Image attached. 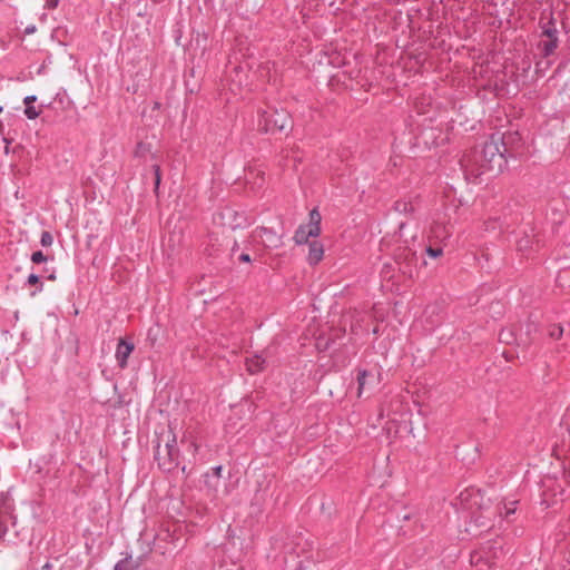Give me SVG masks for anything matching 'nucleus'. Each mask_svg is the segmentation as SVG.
Returning a JSON list of instances; mask_svg holds the SVG:
<instances>
[{"label": "nucleus", "instance_id": "nucleus-1", "mask_svg": "<svg viewBox=\"0 0 570 570\" xmlns=\"http://www.w3.org/2000/svg\"><path fill=\"white\" fill-rule=\"evenodd\" d=\"M512 134H492L484 142L481 151L464 154L460 160L464 177L470 183H478V179L485 173H502L508 165V158L512 157L508 145L512 140Z\"/></svg>", "mask_w": 570, "mask_h": 570}, {"label": "nucleus", "instance_id": "nucleus-2", "mask_svg": "<svg viewBox=\"0 0 570 570\" xmlns=\"http://www.w3.org/2000/svg\"><path fill=\"white\" fill-rule=\"evenodd\" d=\"M314 541L304 537L302 533L287 538L286 541L275 539L273 549L281 550L283 561L286 566L291 563L295 570H305L309 563L321 560L320 551L315 549Z\"/></svg>", "mask_w": 570, "mask_h": 570}, {"label": "nucleus", "instance_id": "nucleus-3", "mask_svg": "<svg viewBox=\"0 0 570 570\" xmlns=\"http://www.w3.org/2000/svg\"><path fill=\"white\" fill-rule=\"evenodd\" d=\"M292 127L289 114L284 109L269 108L258 117V128L267 134H276Z\"/></svg>", "mask_w": 570, "mask_h": 570}, {"label": "nucleus", "instance_id": "nucleus-4", "mask_svg": "<svg viewBox=\"0 0 570 570\" xmlns=\"http://www.w3.org/2000/svg\"><path fill=\"white\" fill-rule=\"evenodd\" d=\"M540 28H541V36L547 37V41H541L539 45L541 55L544 58L550 57L554 53L556 49L559 46V31L556 26V20L553 18V13L549 14V18L547 21H543V17L540 19Z\"/></svg>", "mask_w": 570, "mask_h": 570}, {"label": "nucleus", "instance_id": "nucleus-5", "mask_svg": "<svg viewBox=\"0 0 570 570\" xmlns=\"http://www.w3.org/2000/svg\"><path fill=\"white\" fill-rule=\"evenodd\" d=\"M214 222L223 227L235 230L250 225V219L245 212L236 210L233 207H225L214 216Z\"/></svg>", "mask_w": 570, "mask_h": 570}, {"label": "nucleus", "instance_id": "nucleus-6", "mask_svg": "<svg viewBox=\"0 0 570 570\" xmlns=\"http://www.w3.org/2000/svg\"><path fill=\"white\" fill-rule=\"evenodd\" d=\"M322 217L317 208H313L308 214V223L299 225L295 230L293 240L296 245H305L311 237L315 238L321 234Z\"/></svg>", "mask_w": 570, "mask_h": 570}, {"label": "nucleus", "instance_id": "nucleus-7", "mask_svg": "<svg viewBox=\"0 0 570 570\" xmlns=\"http://www.w3.org/2000/svg\"><path fill=\"white\" fill-rule=\"evenodd\" d=\"M155 460L160 470L164 472H171L179 465L180 453H174L171 451H164L160 443L155 444Z\"/></svg>", "mask_w": 570, "mask_h": 570}, {"label": "nucleus", "instance_id": "nucleus-8", "mask_svg": "<svg viewBox=\"0 0 570 570\" xmlns=\"http://www.w3.org/2000/svg\"><path fill=\"white\" fill-rule=\"evenodd\" d=\"M255 236L261 238L267 248H279L283 245V235L268 227H257Z\"/></svg>", "mask_w": 570, "mask_h": 570}, {"label": "nucleus", "instance_id": "nucleus-9", "mask_svg": "<svg viewBox=\"0 0 570 570\" xmlns=\"http://www.w3.org/2000/svg\"><path fill=\"white\" fill-rule=\"evenodd\" d=\"M134 350H135V345L132 342H130L126 338H120L118 341L115 357H116L117 363L120 368H125L127 366L128 358Z\"/></svg>", "mask_w": 570, "mask_h": 570}, {"label": "nucleus", "instance_id": "nucleus-10", "mask_svg": "<svg viewBox=\"0 0 570 570\" xmlns=\"http://www.w3.org/2000/svg\"><path fill=\"white\" fill-rule=\"evenodd\" d=\"M519 501L515 499H504L497 508L500 521L511 523L512 517L515 514Z\"/></svg>", "mask_w": 570, "mask_h": 570}, {"label": "nucleus", "instance_id": "nucleus-11", "mask_svg": "<svg viewBox=\"0 0 570 570\" xmlns=\"http://www.w3.org/2000/svg\"><path fill=\"white\" fill-rule=\"evenodd\" d=\"M156 443H160L164 451L180 453L179 449L177 448V436L170 429L163 430L160 433H158L156 436L155 444Z\"/></svg>", "mask_w": 570, "mask_h": 570}, {"label": "nucleus", "instance_id": "nucleus-12", "mask_svg": "<svg viewBox=\"0 0 570 570\" xmlns=\"http://www.w3.org/2000/svg\"><path fill=\"white\" fill-rule=\"evenodd\" d=\"M324 255L323 245L318 240L308 243V255L307 262L309 265H316L320 263Z\"/></svg>", "mask_w": 570, "mask_h": 570}, {"label": "nucleus", "instance_id": "nucleus-13", "mask_svg": "<svg viewBox=\"0 0 570 570\" xmlns=\"http://www.w3.org/2000/svg\"><path fill=\"white\" fill-rule=\"evenodd\" d=\"M264 365L265 358L259 354H255L252 357L246 358V367L250 374L261 372L264 368Z\"/></svg>", "mask_w": 570, "mask_h": 570}, {"label": "nucleus", "instance_id": "nucleus-14", "mask_svg": "<svg viewBox=\"0 0 570 570\" xmlns=\"http://www.w3.org/2000/svg\"><path fill=\"white\" fill-rule=\"evenodd\" d=\"M368 377H373V374L370 371L363 370V368H360L357 371L356 381H357V396L358 397L362 396V394L367 385Z\"/></svg>", "mask_w": 570, "mask_h": 570}, {"label": "nucleus", "instance_id": "nucleus-15", "mask_svg": "<svg viewBox=\"0 0 570 570\" xmlns=\"http://www.w3.org/2000/svg\"><path fill=\"white\" fill-rule=\"evenodd\" d=\"M140 563L138 561L131 560V554L127 553L121 560H119L114 570H136L138 569Z\"/></svg>", "mask_w": 570, "mask_h": 570}, {"label": "nucleus", "instance_id": "nucleus-16", "mask_svg": "<svg viewBox=\"0 0 570 570\" xmlns=\"http://www.w3.org/2000/svg\"><path fill=\"white\" fill-rule=\"evenodd\" d=\"M393 208L396 213L400 214H407L413 212L412 204L406 200H396L393 205Z\"/></svg>", "mask_w": 570, "mask_h": 570}, {"label": "nucleus", "instance_id": "nucleus-17", "mask_svg": "<svg viewBox=\"0 0 570 570\" xmlns=\"http://www.w3.org/2000/svg\"><path fill=\"white\" fill-rule=\"evenodd\" d=\"M27 285H38L37 289L31 293L32 296H35L37 293L42 292L43 284L40 282V276L37 274H30L26 282Z\"/></svg>", "mask_w": 570, "mask_h": 570}, {"label": "nucleus", "instance_id": "nucleus-18", "mask_svg": "<svg viewBox=\"0 0 570 570\" xmlns=\"http://www.w3.org/2000/svg\"><path fill=\"white\" fill-rule=\"evenodd\" d=\"M40 114H41V110L36 108L35 106H27L24 108V116L30 120L38 118L40 116Z\"/></svg>", "mask_w": 570, "mask_h": 570}, {"label": "nucleus", "instance_id": "nucleus-19", "mask_svg": "<svg viewBox=\"0 0 570 570\" xmlns=\"http://www.w3.org/2000/svg\"><path fill=\"white\" fill-rule=\"evenodd\" d=\"M548 334L553 340H559L563 335V328L560 325H551Z\"/></svg>", "mask_w": 570, "mask_h": 570}, {"label": "nucleus", "instance_id": "nucleus-20", "mask_svg": "<svg viewBox=\"0 0 570 570\" xmlns=\"http://www.w3.org/2000/svg\"><path fill=\"white\" fill-rule=\"evenodd\" d=\"M53 243V237L50 232L43 230L40 237V244L43 247H50Z\"/></svg>", "mask_w": 570, "mask_h": 570}, {"label": "nucleus", "instance_id": "nucleus-21", "mask_svg": "<svg viewBox=\"0 0 570 570\" xmlns=\"http://www.w3.org/2000/svg\"><path fill=\"white\" fill-rule=\"evenodd\" d=\"M425 253L431 257V258H438L440 256H442L443 254V249L441 247H433V246H428L425 248Z\"/></svg>", "mask_w": 570, "mask_h": 570}, {"label": "nucleus", "instance_id": "nucleus-22", "mask_svg": "<svg viewBox=\"0 0 570 570\" xmlns=\"http://www.w3.org/2000/svg\"><path fill=\"white\" fill-rule=\"evenodd\" d=\"M47 259H48L47 256L41 250H37V252L32 253V255H31V262L35 264L45 263V262H47Z\"/></svg>", "mask_w": 570, "mask_h": 570}, {"label": "nucleus", "instance_id": "nucleus-23", "mask_svg": "<svg viewBox=\"0 0 570 570\" xmlns=\"http://www.w3.org/2000/svg\"><path fill=\"white\" fill-rule=\"evenodd\" d=\"M475 493V490L474 489H471V490H465L463 492L460 493L459 495V499L461 500V502L463 503L464 501H468V499L472 495H474Z\"/></svg>", "mask_w": 570, "mask_h": 570}, {"label": "nucleus", "instance_id": "nucleus-24", "mask_svg": "<svg viewBox=\"0 0 570 570\" xmlns=\"http://www.w3.org/2000/svg\"><path fill=\"white\" fill-rule=\"evenodd\" d=\"M155 170V187L158 188L160 184V169L158 165H154Z\"/></svg>", "mask_w": 570, "mask_h": 570}, {"label": "nucleus", "instance_id": "nucleus-25", "mask_svg": "<svg viewBox=\"0 0 570 570\" xmlns=\"http://www.w3.org/2000/svg\"><path fill=\"white\" fill-rule=\"evenodd\" d=\"M212 470H213V478H215L216 481H218L222 476L223 466L216 465Z\"/></svg>", "mask_w": 570, "mask_h": 570}, {"label": "nucleus", "instance_id": "nucleus-26", "mask_svg": "<svg viewBox=\"0 0 570 570\" xmlns=\"http://www.w3.org/2000/svg\"><path fill=\"white\" fill-rule=\"evenodd\" d=\"M58 4H59V0H46L45 8L51 10V9L57 8Z\"/></svg>", "mask_w": 570, "mask_h": 570}, {"label": "nucleus", "instance_id": "nucleus-27", "mask_svg": "<svg viewBox=\"0 0 570 570\" xmlns=\"http://www.w3.org/2000/svg\"><path fill=\"white\" fill-rule=\"evenodd\" d=\"M37 101V96L36 95H30V96H26L24 99H23V104L27 106H32V104Z\"/></svg>", "mask_w": 570, "mask_h": 570}, {"label": "nucleus", "instance_id": "nucleus-28", "mask_svg": "<svg viewBox=\"0 0 570 570\" xmlns=\"http://www.w3.org/2000/svg\"><path fill=\"white\" fill-rule=\"evenodd\" d=\"M564 424L567 425V429L570 434V407L567 410L564 417H563Z\"/></svg>", "mask_w": 570, "mask_h": 570}, {"label": "nucleus", "instance_id": "nucleus-29", "mask_svg": "<svg viewBox=\"0 0 570 570\" xmlns=\"http://www.w3.org/2000/svg\"><path fill=\"white\" fill-rule=\"evenodd\" d=\"M238 259L243 263H249L250 262V256L249 254L247 253H242L238 257Z\"/></svg>", "mask_w": 570, "mask_h": 570}, {"label": "nucleus", "instance_id": "nucleus-30", "mask_svg": "<svg viewBox=\"0 0 570 570\" xmlns=\"http://www.w3.org/2000/svg\"><path fill=\"white\" fill-rule=\"evenodd\" d=\"M528 243H529V240H524V242H523V240H520V242H519V245H518V246H519V249H520V250H525V249L528 248Z\"/></svg>", "mask_w": 570, "mask_h": 570}, {"label": "nucleus", "instance_id": "nucleus-31", "mask_svg": "<svg viewBox=\"0 0 570 570\" xmlns=\"http://www.w3.org/2000/svg\"><path fill=\"white\" fill-rule=\"evenodd\" d=\"M52 569V564L48 561L46 562L42 567H41V570H51Z\"/></svg>", "mask_w": 570, "mask_h": 570}, {"label": "nucleus", "instance_id": "nucleus-32", "mask_svg": "<svg viewBox=\"0 0 570 570\" xmlns=\"http://www.w3.org/2000/svg\"><path fill=\"white\" fill-rule=\"evenodd\" d=\"M35 30H36L35 26H29L26 28V33H32V32H35Z\"/></svg>", "mask_w": 570, "mask_h": 570}, {"label": "nucleus", "instance_id": "nucleus-33", "mask_svg": "<svg viewBox=\"0 0 570 570\" xmlns=\"http://www.w3.org/2000/svg\"><path fill=\"white\" fill-rule=\"evenodd\" d=\"M142 148H145L144 144H142V142H139V144L137 145L136 154L138 155L140 151H142Z\"/></svg>", "mask_w": 570, "mask_h": 570}, {"label": "nucleus", "instance_id": "nucleus-34", "mask_svg": "<svg viewBox=\"0 0 570 570\" xmlns=\"http://www.w3.org/2000/svg\"><path fill=\"white\" fill-rule=\"evenodd\" d=\"M237 248H238V244L236 240H234L233 247H232V253H235V250H237Z\"/></svg>", "mask_w": 570, "mask_h": 570}, {"label": "nucleus", "instance_id": "nucleus-35", "mask_svg": "<svg viewBox=\"0 0 570 570\" xmlns=\"http://www.w3.org/2000/svg\"><path fill=\"white\" fill-rule=\"evenodd\" d=\"M48 278H49V279H55V278H56V276H55V274H50V275L48 276Z\"/></svg>", "mask_w": 570, "mask_h": 570}, {"label": "nucleus", "instance_id": "nucleus-36", "mask_svg": "<svg viewBox=\"0 0 570 570\" xmlns=\"http://www.w3.org/2000/svg\"><path fill=\"white\" fill-rule=\"evenodd\" d=\"M502 341H505V343H509V336H505V338L501 337Z\"/></svg>", "mask_w": 570, "mask_h": 570}, {"label": "nucleus", "instance_id": "nucleus-37", "mask_svg": "<svg viewBox=\"0 0 570 570\" xmlns=\"http://www.w3.org/2000/svg\"><path fill=\"white\" fill-rule=\"evenodd\" d=\"M502 341H505V343H509V336H505V338L501 337Z\"/></svg>", "mask_w": 570, "mask_h": 570}, {"label": "nucleus", "instance_id": "nucleus-38", "mask_svg": "<svg viewBox=\"0 0 570 570\" xmlns=\"http://www.w3.org/2000/svg\"><path fill=\"white\" fill-rule=\"evenodd\" d=\"M409 519H410V517L407 514L403 515V520H409Z\"/></svg>", "mask_w": 570, "mask_h": 570}, {"label": "nucleus", "instance_id": "nucleus-39", "mask_svg": "<svg viewBox=\"0 0 570 570\" xmlns=\"http://www.w3.org/2000/svg\"><path fill=\"white\" fill-rule=\"evenodd\" d=\"M2 110H3V107H2V106H0V112H2Z\"/></svg>", "mask_w": 570, "mask_h": 570}]
</instances>
